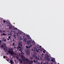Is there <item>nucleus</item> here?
Masks as SVG:
<instances>
[{
    "instance_id": "1",
    "label": "nucleus",
    "mask_w": 64,
    "mask_h": 64,
    "mask_svg": "<svg viewBox=\"0 0 64 64\" xmlns=\"http://www.w3.org/2000/svg\"><path fill=\"white\" fill-rule=\"evenodd\" d=\"M8 53L12 55H14V52L13 51H11L10 50H8Z\"/></svg>"
},
{
    "instance_id": "2",
    "label": "nucleus",
    "mask_w": 64,
    "mask_h": 64,
    "mask_svg": "<svg viewBox=\"0 0 64 64\" xmlns=\"http://www.w3.org/2000/svg\"><path fill=\"white\" fill-rule=\"evenodd\" d=\"M49 57H50V56H49V55H48V54L46 55H46L44 56L45 58H49Z\"/></svg>"
},
{
    "instance_id": "3",
    "label": "nucleus",
    "mask_w": 64,
    "mask_h": 64,
    "mask_svg": "<svg viewBox=\"0 0 64 64\" xmlns=\"http://www.w3.org/2000/svg\"><path fill=\"white\" fill-rule=\"evenodd\" d=\"M26 52V54L28 55H29V56H30V52H29L27 50Z\"/></svg>"
},
{
    "instance_id": "4",
    "label": "nucleus",
    "mask_w": 64,
    "mask_h": 64,
    "mask_svg": "<svg viewBox=\"0 0 64 64\" xmlns=\"http://www.w3.org/2000/svg\"><path fill=\"white\" fill-rule=\"evenodd\" d=\"M26 42H27V44L29 45L30 43V42H31V41L30 40H28Z\"/></svg>"
},
{
    "instance_id": "5",
    "label": "nucleus",
    "mask_w": 64,
    "mask_h": 64,
    "mask_svg": "<svg viewBox=\"0 0 64 64\" xmlns=\"http://www.w3.org/2000/svg\"><path fill=\"white\" fill-rule=\"evenodd\" d=\"M6 46V44H2V45L1 46L2 48L4 47V46Z\"/></svg>"
},
{
    "instance_id": "6",
    "label": "nucleus",
    "mask_w": 64,
    "mask_h": 64,
    "mask_svg": "<svg viewBox=\"0 0 64 64\" xmlns=\"http://www.w3.org/2000/svg\"><path fill=\"white\" fill-rule=\"evenodd\" d=\"M26 36L28 37V39H31V38L30 37V36L29 35H26Z\"/></svg>"
},
{
    "instance_id": "7",
    "label": "nucleus",
    "mask_w": 64,
    "mask_h": 64,
    "mask_svg": "<svg viewBox=\"0 0 64 64\" xmlns=\"http://www.w3.org/2000/svg\"><path fill=\"white\" fill-rule=\"evenodd\" d=\"M20 57L21 59H22L23 60L24 58H25V57L23 55L21 56Z\"/></svg>"
},
{
    "instance_id": "8",
    "label": "nucleus",
    "mask_w": 64,
    "mask_h": 64,
    "mask_svg": "<svg viewBox=\"0 0 64 64\" xmlns=\"http://www.w3.org/2000/svg\"><path fill=\"white\" fill-rule=\"evenodd\" d=\"M10 64H13V63H14V62H13V60H10Z\"/></svg>"
},
{
    "instance_id": "9",
    "label": "nucleus",
    "mask_w": 64,
    "mask_h": 64,
    "mask_svg": "<svg viewBox=\"0 0 64 64\" xmlns=\"http://www.w3.org/2000/svg\"><path fill=\"white\" fill-rule=\"evenodd\" d=\"M23 39L24 40V42H26V41L27 40L26 38H24Z\"/></svg>"
},
{
    "instance_id": "10",
    "label": "nucleus",
    "mask_w": 64,
    "mask_h": 64,
    "mask_svg": "<svg viewBox=\"0 0 64 64\" xmlns=\"http://www.w3.org/2000/svg\"><path fill=\"white\" fill-rule=\"evenodd\" d=\"M45 59H46L47 61H50V59L49 58H45Z\"/></svg>"
},
{
    "instance_id": "11",
    "label": "nucleus",
    "mask_w": 64,
    "mask_h": 64,
    "mask_svg": "<svg viewBox=\"0 0 64 64\" xmlns=\"http://www.w3.org/2000/svg\"><path fill=\"white\" fill-rule=\"evenodd\" d=\"M9 29H12V26H10V27H9Z\"/></svg>"
},
{
    "instance_id": "12",
    "label": "nucleus",
    "mask_w": 64,
    "mask_h": 64,
    "mask_svg": "<svg viewBox=\"0 0 64 64\" xmlns=\"http://www.w3.org/2000/svg\"><path fill=\"white\" fill-rule=\"evenodd\" d=\"M9 50H11V51H13V49L12 48H11L10 49V48H9Z\"/></svg>"
},
{
    "instance_id": "13",
    "label": "nucleus",
    "mask_w": 64,
    "mask_h": 64,
    "mask_svg": "<svg viewBox=\"0 0 64 64\" xmlns=\"http://www.w3.org/2000/svg\"><path fill=\"white\" fill-rule=\"evenodd\" d=\"M33 63V61L31 60L30 62V63Z\"/></svg>"
},
{
    "instance_id": "14",
    "label": "nucleus",
    "mask_w": 64,
    "mask_h": 64,
    "mask_svg": "<svg viewBox=\"0 0 64 64\" xmlns=\"http://www.w3.org/2000/svg\"><path fill=\"white\" fill-rule=\"evenodd\" d=\"M18 61H22V60H21V59H20L19 60H18Z\"/></svg>"
},
{
    "instance_id": "15",
    "label": "nucleus",
    "mask_w": 64,
    "mask_h": 64,
    "mask_svg": "<svg viewBox=\"0 0 64 64\" xmlns=\"http://www.w3.org/2000/svg\"><path fill=\"white\" fill-rule=\"evenodd\" d=\"M22 60L21 61H20V63H23V62H22Z\"/></svg>"
},
{
    "instance_id": "16",
    "label": "nucleus",
    "mask_w": 64,
    "mask_h": 64,
    "mask_svg": "<svg viewBox=\"0 0 64 64\" xmlns=\"http://www.w3.org/2000/svg\"><path fill=\"white\" fill-rule=\"evenodd\" d=\"M18 47L19 48H20V49H21V46H18Z\"/></svg>"
},
{
    "instance_id": "17",
    "label": "nucleus",
    "mask_w": 64,
    "mask_h": 64,
    "mask_svg": "<svg viewBox=\"0 0 64 64\" xmlns=\"http://www.w3.org/2000/svg\"><path fill=\"white\" fill-rule=\"evenodd\" d=\"M21 54H22V55H24V53L23 52H21Z\"/></svg>"
},
{
    "instance_id": "18",
    "label": "nucleus",
    "mask_w": 64,
    "mask_h": 64,
    "mask_svg": "<svg viewBox=\"0 0 64 64\" xmlns=\"http://www.w3.org/2000/svg\"><path fill=\"white\" fill-rule=\"evenodd\" d=\"M6 35V34H4V33H3V36H5V35Z\"/></svg>"
},
{
    "instance_id": "19",
    "label": "nucleus",
    "mask_w": 64,
    "mask_h": 64,
    "mask_svg": "<svg viewBox=\"0 0 64 64\" xmlns=\"http://www.w3.org/2000/svg\"><path fill=\"white\" fill-rule=\"evenodd\" d=\"M6 57V56H4L3 57V58H4V59H5V58Z\"/></svg>"
},
{
    "instance_id": "20",
    "label": "nucleus",
    "mask_w": 64,
    "mask_h": 64,
    "mask_svg": "<svg viewBox=\"0 0 64 64\" xmlns=\"http://www.w3.org/2000/svg\"><path fill=\"white\" fill-rule=\"evenodd\" d=\"M16 49H17L18 50H19V48L18 46V47H17Z\"/></svg>"
},
{
    "instance_id": "21",
    "label": "nucleus",
    "mask_w": 64,
    "mask_h": 64,
    "mask_svg": "<svg viewBox=\"0 0 64 64\" xmlns=\"http://www.w3.org/2000/svg\"><path fill=\"white\" fill-rule=\"evenodd\" d=\"M3 22H4V23H5V22H6V21H5V20H3Z\"/></svg>"
},
{
    "instance_id": "22",
    "label": "nucleus",
    "mask_w": 64,
    "mask_h": 64,
    "mask_svg": "<svg viewBox=\"0 0 64 64\" xmlns=\"http://www.w3.org/2000/svg\"><path fill=\"white\" fill-rule=\"evenodd\" d=\"M51 61L53 62V61H54V60H53V59H52L51 60Z\"/></svg>"
},
{
    "instance_id": "23",
    "label": "nucleus",
    "mask_w": 64,
    "mask_h": 64,
    "mask_svg": "<svg viewBox=\"0 0 64 64\" xmlns=\"http://www.w3.org/2000/svg\"><path fill=\"white\" fill-rule=\"evenodd\" d=\"M26 48H28V46H26Z\"/></svg>"
},
{
    "instance_id": "24",
    "label": "nucleus",
    "mask_w": 64,
    "mask_h": 64,
    "mask_svg": "<svg viewBox=\"0 0 64 64\" xmlns=\"http://www.w3.org/2000/svg\"><path fill=\"white\" fill-rule=\"evenodd\" d=\"M6 39L4 40V42H6Z\"/></svg>"
},
{
    "instance_id": "25",
    "label": "nucleus",
    "mask_w": 64,
    "mask_h": 64,
    "mask_svg": "<svg viewBox=\"0 0 64 64\" xmlns=\"http://www.w3.org/2000/svg\"><path fill=\"white\" fill-rule=\"evenodd\" d=\"M36 52H38V50L36 49Z\"/></svg>"
},
{
    "instance_id": "26",
    "label": "nucleus",
    "mask_w": 64,
    "mask_h": 64,
    "mask_svg": "<svg viewBox=\"0 0 64 64\" xmlns=\"http://www.w3.org/2000/svg\"><path fill=\"white\" fill-rule=\"evenodd\" d=\"M26 61H28V58H26Z\"/></svg>"
},
{
    "instance_id": "27",
    "label": "nucleus",
    "mask_w": 64,
    "mask_h": 64,
    "mask_svg": "<svg viewBox=\"0 0 64 64\" xmlns=\"http://www.w3.org/2000/svg\"><path fill=\"white\" fill-rule=\"evenodd\" d=\"M0 32L2 33H3V32H2V31H1V30H0Z\"/></svg>"
},
{
    "instance_id": "28",
    "label": "nucleus",
    "mask_w": 64,
    "mask_h": 64,
    "mask_svg": "<svg viewBox=\"0 0 64 64\" xmlns=\"http://www.w3.org/2000/svg\"><path fill=\"white\" fill-rule=\"evenodd\" d=\"M6 60H7V61H8V62L9 61V60L8 59H6Z\"/></svg>"
},
{
    "instance_id": "29",
    "label": "nucleus",
    "mask_w": 64,
    "mask_h": 64,
    "mask_svg": "<svg viewBox=\"0 0 64 64\" xmlns=\"http://www.w3.org/2000/svg\"><path fill=\"white\" fill-rule=\"evenodd\" d=\"M2 42V41H1V40H0V44H1V43Z\"/></svg>"
},
{
    "instance_id": "30",
    "label": "nucleus",
    "mask_w": 64,
    "mask_h": 64,
    "mask_svg": "<svg viewBox=\"0 0 64 64\" xmlns=\"http://www.w3.org/2000/svg\"><path fill=\"white\" fill-rule=\"evenodd\" d=\"M8 38L9 39H10V38H11V37H10V36H9Z\"/></svg>"
},
{
    "instance_id": "31",
    "label": "nucleus",
    "mask_w": 64,
    "mask_h": 64,
    "mask_svg": "<svg viewBox=\"0 0 64 64\" xmlns=\"http://www.w3.org/2000/svg\"><path fill=\"white\" fill-rule=\"evenodd\" d=\"M34 62H36V61H35V60H34Z\"/></svg>"
},
{
    "instance_id": "32",
    "label": "nucleus",
    "mask_w": 64,
    "mask_h": 64,
    "mask_svg": "<svg viewBox=\"0 0 64 64\" xmlns=\"http://www.w3.org/2000/svg\"><path fill=\"white\" fill-rule=\"evenodd\" d=\"M19 45H21V44L20 43H19L18 44Z\"/></svg>"
},
{
    "instance_id": "33",
    "label": "nucleus",
    "mask_w": 64,
    "mask_h": 64,
    "mask_svg": "<svg viewBox=\"0 0 64 64\" xmlns=\"http://www.w3.org/2000/svg\"><path fill=\"white\" fill-rule=\"evenodd\" d=\"M16 34H17V35H16L17 36H18V33H17Z\"/></svg>"
},
{
    "instance_id": "34",
    "label": "nucleus",
    "mask_w": 64,
    "mask_h": 64,
    "mask_svg": "<svg viewBox=\"0 0 64 64\" xmlns=\"http://www.w3.org/2000/svg\"><path fill=\"white\" fill-rule=\"evenodd\" d=\"M34 41H32V43H34Z\"/></svg>"
},
{
    "instance_id": "35",
    "label": "nucleus",
    "mask_w": 64,
    "mask_h": 64,
    "mask_svg": "<svg viewBox=\"0 0 64 64\" xmlns=\"http://www.w3.org/2000/svg\"><path fill=\"white\" fill-rule=\"evenodd\" d=\"M43 53H45V52L44 51L43 52Z\"/></svg>"
},
{
    "instance_id": "36",
    "label": "nucleus",
    "mask_w": 64,
    "mask_h": 64,
    "mask_svg": "<svg viewBox=\"0 0 64 64\" xmlns=\"http://www.w3.org/2000/svg\"><path fill=\"white\" fill-rule=\"evenodd\" d=\"M12 44L13 45H15V43H13Z\"/></svg>"
},
{
    "instance_id": "37",
    "label": "nucleus",
    "mask_w": 64,
    "mask_h": 64,
    "mask_svg": "<svg viewBox=\"0 0 64 64\" xmlns=\"http://www.w3.org/2000/svg\"><path fill=\"white\" fill-rule=\"evenodd\" d=\"M13 41H14V42H16L14 40V39L13 40Z\"/></svg>"
},
{
    "instance_id": "38",
    "label": "nucleus",
    "mask_w": 64,
    "mask_h": 64,
    "mask_svg": "<svg viewBox=\"0 0 64 64\" xmlns=\"http://www.w3.org/2000/svg\"><path fill=\"white\" fill-rule=\"evenodd\" d=\"M44 55V54L42 53V54H41L42 56V55Z\"/></svg>"
},
{
    "instance_id": "39",
    "label": "nucleus",
    "mask_w": 64,
    "mask_h": 64,
    "mask_svg": "<svg viewBox=\"0 0 64 64\" xmlns=\"http://www.w3.org/2000/svg\"><path fill=\"white\" fill-rule=\"evenodd\" d=\"M30 59H33V58L32 57H31L30 58Z\"/></svg>"
},
{
    "instance_id": "40",
    "label": "nucleus",
    "mask_w": 64,
    "mask_h": 64,
    "mask_svg": "<svg viewBox=\"0 0 64 64\" xmlns=\"http://www.w3.org/2000/svg\"><path fill=\"white\" fill-rule=\"evenodd\" d=\"M8 24H11V23H10V22H8Z\"/></svg>"
},
{
    "instance_id": "41",
    "label": "nucleus",
    "mask_w": 64,
    "mask_h": 64,
    "mask_svg": "<svg viewBox=\"0 0 64 64\" xmlns=\"http://www.w3.org/2000/svg\"><path fill=\"white\" fill-rule=\"evenodd\" d=\"M16 58H17L18 59H19V58H18V57H16Z\"/></svg>"
},
{
    "instance_id": "42",
    "label": "nucleus",
    "mask_w": 64,
    "mask_h": 64,
    "mask_svg": "<svg viewBox=\"0 0 64 64\" xmlns=\"http://www.w3.org/2000/svg\"><path fill=\"white\" fill-rule=\"evenodd\" d=\"M8 26H9V25H7V27H8Z\"/></svg>"
},
{
    "instance_id": "43",
    "label": "nucleus",
    "mask_w": 64,
    "mask_h": 64,
    "mask_svg": "<svg viewBox=\"0 0 64 64\" xmlns=\"http://www.w3.org/2000/svg\"><path fill=\"white\" fill-rule=\"evenodd\" d=\"M17 29V28H15V30H16Z\"/></svg>"
},
{
    "instance_id": "44",
    "label": "nucleus",
    "mask_w": 64,
    "mask_h": 64,
    "mask_svg": "<svg viewBox=\"0 0 64 64\" xmlns=\"http://www.w3.org/2000/svg\"><path fill=\"white\" fill-rule=\"evenodd\" d=\"M16 35H14V36L15 37H16Z\"/></svg>"
},
{
    "instance_id": "45",
    "label": "nucleus",
    "mask_w": 64,
    "mask_h": 64,
    "mask_svg": "<svg viewBox=\"0 0 64 64\" xmlns=\"http://www.w3.org/2000/svg\"><path fill=\"white\" fill-rule=\"evenodd\" d=\"M16 36H15L14 38V39H16Z\"/></svg>"
},
{
    "instance_id": "46",
    "label": "nucleus",
    "mask_w": 64,
    "mask_h": 64,
    "mask_svg": "<svg viewBox=\"0 0 64 64\" xmlns=\"http://www.w3.org/2000/svg\"><path fill=\"white\" fill-rule=\"evenodd\" d=\"M44 51L45 52H46V50H44Z\"/></svg>"
},
{
    "instance_id": "47",
    "label": "nucleus",
    "mask_w": 64,
    "mask_h": 64,
    "mask_svg": "<svg viewBox=\"0 0 64 64\" xmlns=\"http://www.w3.org/2000/svg\"><path fill=\"white\" fill-rule=\"evenodd\" d=\"M8 52H7V53H6V54H7V55H8Z\"/></svg>"
},
{
    "instance_id": "48",
    "label": "nucleus",
    "mask_w": 64,
    "mask_h": 64,
    "mask_svg": "<svg viewBox=\"0 0 64 64\" xmlns=\"http://www.w3.org/2000/svg\"><path fill=\"white\" fill-rule=\"evenodd\" d=\"M30 48V46H28V48H29V49Z\"/></svg>"
},
{
    "instance_id": "49",
    "label": "nucleus",
    "mask_w": 64,
    "mask_h": 64,
    "mask_svg": "<svg viewBox=\"0 0 64 64\" xmlns=\"http://www.w3.org/2000/svg\"><path fill=\"white\" fill-rule=\"evenodd\" d=\"M48 62H47L46 63V64H48Z\"/></svg>"
},
{
    "instance_id": "50",
    "label": "nucleus",
    "mask_w": 64,
    "mask_h": 64,
    "mask_svg": "<svg viewBox=\"0 0 64 64\" xmlns=\"http://www.w3.org/2000/svg\"><path fill=\"white\" fill-rule=\"evenodd\" d=\"M13 29V30H15V28H14Z\"/></svg>"
},
{
    "instance_id": "51",
    "label": "nucleus",
    "mask_w": 64,
    "mask_h": 64,
    "mask_svg": "<svg viewBox=\"0 0 64 64\" xmlns=\"http://www.w3.org/2000/svg\"><path fill=\"white\" fill-rule=\"evenodd\" d=\"M19 50L20 51H21V49H20V50Z\"/></svg>"
},
{
    "instance_id": "52",
    "label": "nucleus",
    "mask_w": 64,
    "mask_h": 64,
    "mask_svg": "<svg viewBox=\"0 0 64 64\" xmlns=\"http://www.w3.org/2000/svg\"><path fill=\"white\" fill-rule=\"evenodd\" d=\"M34 49H36V47H34Z\"/></svg>"
},
{
    "instance_id": "53",
    "label": "nucleus",
    "mask_w": 64,
    "mask_h": 64,
    "mask_svg": "<svg viewBox=\"0 0 64 64\" xmlns=\"http://www.w3.org/2000/svg\"><path fill=\"white\" fill-rule=\"evenodd\" d=\"M20 52H22V50H21Z\"/></svg>"
},
{
    "instance_id": "54",
    "label": "nucleus",
    "mask_w": 64,
    "mask_h": 64,
    "mask_svg": "<svg viewBox=\"0 0 64 64\" xmlns=\"http://www.w3.org/2000/svg\"><path fill=\"white\" fill-rule=\"evenodd\" d=\"M7 40H9V38H8L7 39Z\"/></svg>"
},
{
    "instance_id": "55",
    "label": "nucleus",
    "mask_w": 64,
    "mask_h": 64,
    "mask_svg": "<svg viewBox=\"0 0 64 64\" xmlns=\"http://www.w3.org/2000/svg\"><path fill=\"white\" fill-rule=\"evenodd\" d=\"M38 51H39L40 50V49H39V48L38 49Z\"/></svg>"
},
{
    "instance_id": "56",
    "label": "nucleus",
    "mask_w": 64,
    "mask_h": 64,
    "mask_svg": "<svg viewBox=\"0 0 64 64\" xmlns=\"http://www.w3.org/2000/svg\"><path fill=\"white\" fill-rule=\"evenodd\" d=\"M1 36H3V34H1Z\"/></svg>"
},
{
    "instance_id": "57",
    "label": "nucleus",
    "mask_w": 64,
    "mask_h": 64,
    "mask_svg": "<svg viewBox=\"0 0 64 64\" xmlns=\"http://www.w3.org/2000/svg\"><path fill=\"white\" fill-rule=\"evenodd\" d=\"M46 64V62H45L44 64Z\"/></svg>"
},
{
    "instance_id": "58",
    "label": "nucleus",
    "mask_w": 64,
    "mask_h": 64,
    "mask_svg": "<svg viewBox=\"0 0 64 64\" xmlns=\"http://www.w3.org/2000/svg\"><path fill=\"white\" fill-rule=\"evenodd\" d=\"M41 46H40V48H41Z\"/></svg>"
},
{
    "instance_id": "59",
    "label": "nucleus",
    "mask_w": 64,
    "mask_h": 64,
    "mask_svg": "<svg viewBox=\"0 0 64 64\" xmlns=\"http://www.w3.org/2000/svg\"><path fill=\"white\" fill-rule=\"evenodd\" d=\"M30 47H31V46H32V45H30Z\"/></svg>"
},
{
    "instance_id": "60",
    "label": "nucleus",
    "mask_w": 64,
    "mask_h": 64,
    "mask_svg": "<svg viewBox=\"0 0 64 64\" xmlns=\"http://www.w3.org/2000/svg\"><path fill=\"white\" fill-rule=\"evenodd\" d=\"M21 46H22V45L21 44Z\"/></svg>"
},
{
    "instance_id": "61",
    "label": "nucleus",
    "mask_w": 64,
    "mask_h": 64,
    "mask_svg": "<svg viewBox=\"0 0 64 64\" xmlns=\"http://www.w3.org/2000/svg\"><path fill=\"white\" fill-rule=\"evenodd\" d=\"M41 64H42V62L41 63Z\"/></svg>"
},
{
    "instance_id": "62",
    "label": "nucleus",
    "mask_w": 64,
    "mask_h": 64,
    "mask_svg": "<svg viewBox=\"0 0 64 64\" xmlns=\"http://www.w3.org/2000/svg\"><path fill=\"white\" fill-rule=\"evenodd\" d=\"M34 51H36V50H34Z\"/></svg>"
},
{
    "instance_id": "63",
    "label": "nucleus",
    "mask_w": 64,
    "mask_h": 64,
    "mask_svg": "<svg viewBox=\"0 0 64 64\" xmlns=\"http://www.w3.org/2000/svg\"><path fill=\"white\" fill-rule=\"evenodd\" d=\"M58 64H59V63H58Z\"/></svg>"
},
{
    "instance_id": "64",
    "label": "nucleus",
    "mask_w": 64,
    "mask_h": 64,
    "mask_svg": "<svg viewBox=\"0 0 64 64\" xmlns=\"http://www.w3.org/2000/svg\"><path fill=\"white\" fill-rule=\"evenodd\" d=\"M52 64V63L51 64Z\"/></svg>"
}]
</instances>
